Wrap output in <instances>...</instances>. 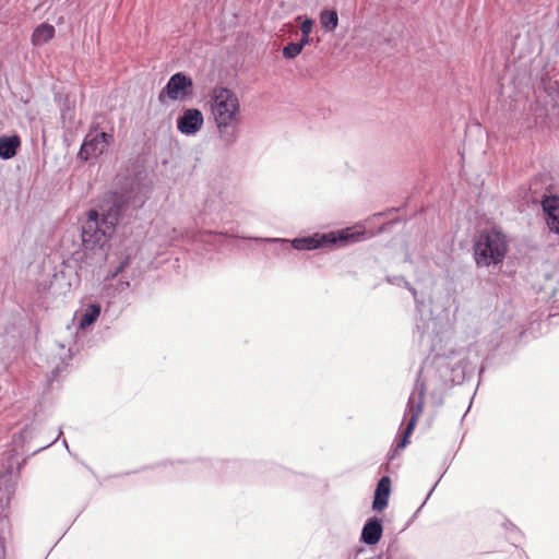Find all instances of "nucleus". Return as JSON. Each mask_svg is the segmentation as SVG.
<instances>
[{
    "label": "nucleus",
    "mask_w": 559,
    "mask_h": 559,
    "mask_svg": "<svg viewBox=\"0 0 559 559\" xmlns=\"http://www.w3.org/2000/svg\"><path fill=\"white\" fill-rule=\"evenodd\" d=\"M320 23L328 32H333L338 25V16L335 10H323L320 13Z\"/></svg>",
    "instance_id": "4468645a"
},
{
    "label": "nucleus",
    "mask_w": 559,
    "mask_h": 559,
    "mask_svg": "<svg viewBox=\"0 0 559 559\" xmlns=\"http://www.w3.org/2000/svg\"><path fill=\"white\" fill-rule=\"evenodd\" d=\"M111 140L112 135L106 132H100L97 134L88 133L81 146L79 157L84 160L98 157L106 151Z\"/></svg>",
    "instance_id": "0eeeda50"
},
{
    "label": "nucleus",
    "mask_w": 559,
    "mask_h": 559,
    "mask_svg": "<svg viewBox=\"0 0 559 559\" xmlns=\"http://www.w3.org/2000/svg\"><path fill=\"white\" fill-rule=\"evenodd\" d=\"M119 219V207L111 206L99 216L98 212L91 210L82 227V241L88 249L103 247L111 237Z\"/></svg>",
    "instance_id": "f03ea898"
},
{
    "label": "nucleus",
    "mask_w": 559,
    "mask_h": 559,
    "mask_svg": "<svg viewBox=\"0 0 559 559\" xmlns=\"http://www.w3.org/2000/svg\"><path fill=\"white\" fill-rule=\"evenodd\" d=\"M10 528L8 504L0 501V538Z\"/></svg>",
    "instance_id": "dca6fc26"
},
{
    "label": "nucleus",
    "mask_w": 559,
    "mask_h": 559,
    "mask_svg": "<svg viewBox=\"0 0 559 559\" xmlns=\"http://www.w3.org/2000/svg\"><path fill=\"white\" fill-rule=\"evenodd\" d=\"M509 250L507 236L495 228L479 233L474 242V259L478 267L496 266L503 262Z\"/></svg>",
    "instance_id": "f257e3e1"
},
{
    "label": "nucleus",
    "mask_w": 559,
    "mask_h": 559,
    "mask_svg": "<svg viewBox=\"0 0 559 559\" xmlns=\"http://www.w3.org/2000/svg\"><path fill=\"white\" fill-rule=\"evenodd\" d=\"M381 522L376 518L368 520L361 532L362 542L367 545H374L381 539Z\"/></svg>",
    "instance_id": "9b49d317"
},
{
    "label": "nucleus",
    "mask_w": 559,
    "mask_h": 559,
    "mask_svg": "<svg viewBox=\"0 0 559 559\" xmlns=\"http://www.w3.org/2000/svg\"><path fill=\"white\" fill-rule=\"evenodd\" d=\"M55 27L48 23L38 25L32 34V44L39 46L48 43L55 36Z\"/></svg>",
    "instance_id": "ddd939ff"
},
{
    "label": "nucleus",
    "mask_w": 559,
    "mask_h": 559,
    "mask_svg": "<svg viewBox=\"0 0 559 559\" xmlns=\"http://www.w3.org/2000/svg\"><path fill=\"white\" fill-rule=\"evenodd\" d=\"M302 51L301 45L290 43L283 48V56L286 59H294Z\"/></svg>",
    "instance_id": "f3484780"
},
{
    "label": "nucleus",
    "mask_w": 559,
    "mask_h": 559,
    "mask_svg": "<svg viewBox=\"0 0 559 559\" xmlns=\"http://www.w3.org/2000/svg\"><path fill=\"white\" fill-rule=\"evenodd\" d=\"M203 121V115L199 109L189 108L177 119V128L182 134L191 135L201 130Z\"/></svg>",
    "instance_id": "6e6552de"
},
{
    "label": "nucleus",
    "mask_w": 559,
    "mask_h": 559,
    "mask_svg": "<svg viewBox=\"0 0 559 559\" xmlns=\"http://www.w3.org/2000/svg\"><path fill=\"white\" fill-rule=\"evenodd\" d=\"M545 219L550 231L559 234V197L547 195L542 201Z\"/></svg>",
    "instance_id": "1a4fd4ad"
},
{
    "label": "nucleus",
    "mask_w": 559,
    "mask_h": 559,
    "mask_svg": "<svg viewBox=\"0 0 559 559\" xmlns=\"http://www.w3.org/2000/svg\"><path fill=\"white\" fill-rule=\"evenodd\" d=\"M21 145V140L17 135L1 136L0 138V157L10 159L15 156L16 150Z\"/></svg>",
    "instance_id": "f8f14e48"
},
{
    "label": "nucleus",
    "mask_w": 559,
    "mask_h": 559,
    "mask_svg": "<svg viewBox=\"0 0 559 559\" xmlns=\"http://www.w3.org/2000/svg\"><path fill=\"white\" fill-rule=\"evenodd\" d=\"M313 21L311 19H305L300 25L301 35H310L312 32Z\"/></svg>",
    "instance_id": "a211bd4d"
},
{
    "label": "nucleus",
    "mask_w": 559,
    "mask_h": 559,
    "mask_svg": "<svg viewBox=\"0 0 559 559\" xmlns=\"http://www.w3.org/2000/svg\"><path fill=\"white\" fill-rule=\"evenodd\" d=\"M425 396H426V385L423 383L420 385V390L418 393V399L416 400L414 396H411L407 403V415H409L408 423L403 433V438L397 443V448H405L408 444V439L412 436L419 417L424 412L425 405Z\"/></svg>",
    "instance_id": "39448f33"
},
{
    "label": "nucleus",
    "mask_w": 559,
    "mask_h": 559,
    "mask_svg": "<svg viewBox=\"0 0 559 559\" xmlns=\"http://www.w3.org/2000/svg\"><path fill=\"white\" fill-rule=\"evenodd\" d=\"M354 238H355L354 234H350L348 230H343L338 235H335L334 233H330L326 235H322L320 237H308V238L295 239L294 246L297 249L311 250V249H317V248L324 247L328 245H334L337 241L345 243L348 240H352Z\"/></svg>",
    "instance_id": "423d86ee"
},
{
    "label": "nucleus",
    "mask_w": 559,
    "mask_h": 559,
    "mask_svg": "<svg viewBox=\"0 0 559 559\" xmlns=\"http://www.w3.org/2000/svg\"><path fill=\"white\" fill-rule=\"evenodd\" d=\"M99 314H100V306L96 305V304L91 305L88 307V310L81 317L80 326L84 329V328L93 324L97 320Z\"/></svg>",
    "instance_id": "2eb2a0df"
},
{
    "label": "nucleus",
    "mask_w": 559,
    "mask_h": 559,
    "mask_svg": "<svg viewBox=\"0 0 559 559\" xmlns=\"http://www.w3.org/2000/svg\"><path fill=\"white\" fill-rule=\"evenodd\" d=\"M211 112L219 130L238 122L240 104L237 95L227 87H215L211 93Z\"/></svg>",
    "instance_id": "7ed1b4c3"
},
{
    "label": "nucleus",
    "mask_w": 559,
    "mask_h": 559,
    "mask_svg": "<svg viewBox=\"0 0 559 559\" xmlns=\"http://www.w3.org/2000/svg\"><path fill=\"white\" fill-rule=\"evenodd\" d=\"M192 92V79L181 72H178L170 76L166 86L160 91L158 98L162 103H164L166 98L174 102L183 100L191 96Z\"/></svg>",
    "instance_id": "20e7f679"
},
{
    "label": "nucleus",
    "mask_w": 559,
    "mask_h": 559,
    "mask_svg": "<svg viewBox=\"0 0 559 559\" xmlns=\"http://www.w3.org/2000/svg\"><path fill=\"white\" fill-rule=\"evenodd\" d=\"M310 35H301V39L300 41L298 43L299 45H301V48L304 49V47L306 45H308L310 43V38H309Z\"/></svg>",
    "instance_id": "6ab92c4d"
},
{
    "label": "nucleus",
    "mask_w": 559,
    "mask_h": 559,
    "mask_svg": "<svg viewBox=\"0 0 559 559\" xmlns=\"http://www.w3.org/2000/svg\"><path fill=\"white\" fill-rule=\"evenodd\" d=\"M391 493V479L389 476H383L377 485L374 498L372 502L373 510L380 512L388 507L389 497Z\"/></svg>",
    "instance_id": "9d476101"
}]
</instances>
